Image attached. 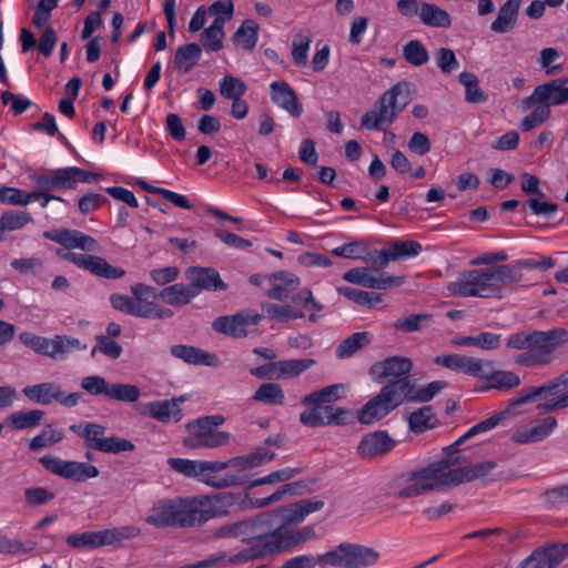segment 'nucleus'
Returning <instances> with one entry per match:
<instances>
[{
    "label": "nucleus",
    "mask_w": 568,
    "mask_h": 568,
    "mask_svg": "<svg viewBox=\"0 0 568 568\" xmlns=\"http://www.w3.org/2000/svg\"><path fill=\"white\" fill-rule=\"evenodd\" d=\"M144 520L158 529L199 527L193 496L158 499Z\"/></svg>",
    "instance_id": "4"
},
{
    "label": "nucleus",
    "mask_w": 568,
    "mask_h": 568,
    "mask_svg": "<svg viewBox=\"0 0 568 568\" xmlns=\"http://www.w3.org/2000/svg\"><path fill=\"white\" fill-rule=\"evenodd\" d=\"M372 246L369 239L359 237L335 247L332 253L336 256L351 260H364L367 248Z\"/></svg>",
    "instance_id": "47"
},
{
    "label": "nucleus",
    "mask_w": 568,
    "mask_h": 568,
    "mask_svg": "<svg viewBox=\"0 0 568 568\" xmlns=\"http://www.w3.org/2000/svg\"><path fill=\"white\" fill-rule=\"evenodd\" d=\"M556 545L535 550L523 564L521 568H554L564 558Z\"/></svg>",
    "instance_id": "32"
},
{
    "label": "nucleus",
    "mask_w": 568,
    "mask_h": 568,
    "mask_svg": "<svg viewBox=\"0 0 568 568\" xmlns=\"http://www.w3.org/2000/svg\"><path fill=\"white\" fill-rule=\"evenodd\" d=\"M197 295V290L192 285L178 283L165 287L160 296L163 301L173 306L184 305L190 303Z\"/></svg>",
    "instance_id": "39"
},
{
    "label": "nucleus",
    "mask_w": 568,
    "mask_h": 568,
    "mask_svg": "<svg viewBox=\"0 0 568 568\" xmlns=\"http://www.w3.org/2000/svg\"><path fill=\"white\" fill-rule=\"evenodd\" d=\"M568 342V331L557 327L550 331H531L529 351L515 357V363L520 366H542L552 361L554 352Z\"/></svg>",
    "instance_id": "8"
},
{
    "label": "nucleus",
    "mask_w": 568,
    "mask_h": 568,
    "mask_svg": "<svg viewBox=\"0 0 568 568\" xmlns=\"http://www.w3.org/2000/svg\"><path fill=\"white\" fill-rule=\"evenodd\" d=\"M261 315L254 312H240L232 316H220L212 323L215 332L231 335L234 337H245L247 326L256 325Z\"/></svg>",
    "instance_id": "23"
},
{
    "label": "nucleus",
    "mask_w": 568,
    "mask_h": 568,
    "mask_svg": "<svg viewBox=\"0 0 568 568\" xmlns=\"http://www.w3.org/2000/svg\"><path fill=\"white\" fill-rule=\"evenodd\" d=\"M232 39L235 44L241 45L247 51H252L257 43L258 24L251 19L245 20L234 32Z\"/></svg>",
    "instance_id": "46"
},
{
    "label": "nucleus",
    "mask_w": 568,
    "mask_h": 568,
    "mask_svg": "<svg viewBox=\"0 0 568 568\" xmlns=\"http://www.w3.org/2000/svg\"><path fill=\"white\" fill-rule=\"evenodd\" d=\"M246 84L240 78L226 75L220 82V93L223 98L232 100L244 95Z\"/></svg>",
    "instance_id": "61"
},
{
    "label": "nucleus",
    "mask_w": 568,
    "mask_h": 568,
    "mask_svg": "<svg viewBox=\"0 0 568 568\" xmlns=\"http://www.w3.org/2000/svg\"><path fill=\"white\" fill-rule=\"evenodd\" d=\"M168 465L170 468L187 478H196L207 485V479H214V468L219 465H213V460H192L185 458H169Z\"/></svg>",
    "instance_id": "25"
},
{
    "label": "nucleus",
    "mask_w": 568,
    "mask_h": 568,
    "mask_svg": "<svg viewBox=\"0 0 568 568\" xmlns=\"http://www.w3.org/2000/svg\"><path fill=\"white\" fill-rule=\"evenodd\" d=\"M141 535L136 526H123L108 528L98 531H83L71 534L65 542L73 549H95L104 546L120 545L124 540H131Z\"/></svg>",
    "instance_id": "9"
},
{
    "label": "nucleus",
    "mask_w": 568,
    "mask_h": 568,
    "mask_svg": "<svg viewBox=\"0 0 568 568\" xmlns=\"http://www.w3.org/2000/svg\"><path fill=\"white\" fill-rule=\"evenodd\" d=\"M44 412L32 409L29 412H17L8 416L7 423L14 429H27L39 425Z\"/></svg>",
    "instance_id": "50"
},
{
    "label": "nucleus",
    "mask_w": 568,
    "mask_h": 568,
    "mask_svg": "<svg viewBox=\"0 0 568 568\" xmlns=\"http://www.w3.org/2000/svg\"><path fill=\"white\" fill-rule=\"evenodd\" d=\"M100 174L89 172L78 166L44 171L34 178L40 190L60 191L75 189L79 182L91 183L98 181Z\"/></svg>",
    "instance_id": "12"
},
{
    "label": "nucleus",
    "mask_w": 568,
    "mask_h": 568,
    "mask_svg": "<svg viewBox=\"0 0 568 568\" xmlns=\"http://www.w3.org/2000/svg\"><path fill=\"white\" fill-rule=\"evenodd\" d=\"M185 400L184 396H180L178 398L165 399V400H156L151 402L145 405H142L140 408V413L142 415H148L153 417L154 419L168 423V422H180L182 418V410L180 408V404Z\"/></svg>",
    "instance_id": "26"
},
{
    "label": "nucleus",
    "mask_w": 568,
    "mask_h": 568,
    "mask_svg": "<svg viewBox=\"0 0 568 568\" xmlns=\"http://www.w3.org/2000/svg\"><path fill=\"white\" fill-rule=\"evenodd\" d=\"M371 343V335L368 332H357L344 338L335 348V356L338 359H344L353 356L355 353L364 348Z\"/></svg>",
    "instance_id": "42"
},
{
    "label": "nucleus",
    "mask_w": 568,
    "mask_h": 568,
    "mask_svg": "<svg viewBox=\"0 0 568 568\" xmlns=\"http://www.w3.org/2000/svg\"><path fill=\"white\" fill-rule=\"evenodd\" d=\"M70 430L84 439V446L106 454H120L134 450V444L125 438L104 437L106 428L98 423H78L70 426Z\"/></svg>",
    "instance_id": "11"
},
{
    "label": "nucleus",
    "mask_w": 568,
    "mask_h": 568,
    "mask_svg": "<svg viewBox=\"0 0 568 568\" xmlns=\"http://www.w3.org/2000/svg\"><path fill=\"white\" fill-rule=\"evenodd\" d=\"M400 385L397 381L385 384L357 413L361 424L371 425L378 422L403 405Z\"/></svg>",
    "instance_id": "10"
},
{
    "label": "nucleus",
    "mask_w": 568,
    "mask_h": 568,
    "mask_svg": "<svg viewBox=\"0 0 568 568\" xmlns=\"http://www.w3.org/2000/svg\"><path fill=\"white\" fill-rule=\"evenodd\" d=\"M337 291L339 294L362 306L372 307L382 302V295L375 292L361 291L349 286H341Z\"/></svg>",
    "instance_id": "55"
},
{
    "label": "nucleus",
    "mask_w": 568,
    "mask_h": 568,
    "mask_svg": "<svg viewBox=\"0 0 568 568\" xmlns=\"http://www.w3.org/2000/svg\"><path fill=\"white\" fill-rule=\"evenodd\" d=\"M432 322L430 314H415L407 317L398 318L394 323V328L402 333H413L422 331Z\"/></svg>",
    "instance_id": "59"
},
{
    "label": "nucleus",
    "mask_w": 568,
    "mask_h": 568,
    "mask_svg": "<svg viewBox=\"0 0 568 568\" xmlns=\"http://www.w3.org/2000/svg\"><path fill=\"white\" fill-rule=\"evenodd\" d=\"M43 236L51 240L67 250L80 248L82 251H98V242L92 236L87 235L78 230L58 229L45 231Z\"/></svg>",
    "instance_id": "24"
},
{
    "label": "nucleus",
    "mask_w": 568,
    "mask_h": 568,
    "mask_svg": "<svg viewBox=\"0 0 568 568\" xmlns=\"http://www.w3.org/2000/svg\"><path fill=\"white\" fill-rule=\"evenodd\" d=\"M314 535V529L310 526L296 530H293L292 527H290L288 529H284V531H277L275 539H273L271 542L277 544L276 554H278L286 548L312 539Z\"/></svg>",
    "instance_id": "35"
},
{
    "label": "nucleus",
    "mask_w": 568,
    "mask_h": 568,
    "mask_svg": "<svg viewBox=\"0 0 568 568\" xmlns=\"http://www.w3.org/2000/svg\"><path fill=\"white\" fill-rule=\"evenodd\" d=\"M343 387L342 384H334L304 396L301 403L308 406V408L301 413L300 422L312 428L347 424L349 410L331 405L342 398L341 389Z\"/></svg>",
    "instance_id": "3"
},
{
    "label": "nucleus",
    "mask_w": 568,
    "mask_h": 568,
    "mask_svg": "<svg viewBox=\"0 0 568 568\" xmlns=\"http://www.w3.org/2000/svg\"><path fill=\"white\" fill-rule=\"evenodd\" d=\"M379 558V552L374 548L353 544V568H367L374 566Z\"/></svg>",
    "instance_id": "60"
},
{
    "label": "nucleus",
    "mask_w": 568,
    "mask_h": 568,
    "mask_svg": "<svg viewBox=\"0 0 568 568\" xmlns=\"http://www.w3.org/2000/svg\"><path fill=\"white\" fill-rule=\"evenodd\" d=\"M311 42L310 31H301L294 36L292 42V59L297 67H305L307 64Z\"/></svg>",
    "instance_id": "52"
},
{
    "label": "nucleus",
    "mask_w": 568,
    "mask_h": 568,
    "mask_svg": "<svg viewBox=\"0 0 568 568\" xmlns=\"http://www.w3.org/2000/svg\"><path fill=\"white\" fill-rule=\"evenodd\" d=\"M485 379L487 386L484 389L495 388L501 392L515 389L521 384L520 377L511 371H488Z\"/></svg>",
    "instance_id": "38"
},
{
    "label": "nucleus",
    "mask_w": 568,
    "mask_h": 568,
    "mask_svg": "<svg viewBox=\"0 0 568 568\" xmlns=\"http://www.w3.org/2000/svg\"><path fill=\"white\" fill-rule=\"evenodd\" d=\"M186 429L189 435L183 439V445L191 449L216 448L230 443L229 433L214 430L199 419L187 423Z\"/></svg>",
    "instance_id": "18"
},
{
    "label": "nucleus",
    "mask_w": 568,
    "mask_h": 568,
    "mask_svg": "<svg viewBox=\"0 0 568 568\" xmlns=\"http://www.w3.org/2000/svg\"><path fill=\"white\" fill-rule=\"evenodd\" d=\"M141 396V389L132 384L115 383L110 385L108 398L124 403H134Z\"/></svg>",
    "instance_id": "58"
},
{
    "label": "nucleus",
    "mask_w": 568,
    "mask_h": 568,
    "mask_svg": "<svg viewBox=\"0 0 568 568\" xmlns=\"http://www.w3.org/2000/svg\"><path fill=\"white\" fill-rule=\"evenodd\" d=\"M520 275L510 264L486 268H474L459 274L447 290L454 296L462 297H501V290L507 283L519 282Z\"/></svg>",
    "instance_id": "2"
},
{
    "label": "nucleus",
    "mask_w": 568,
    "mask_h": 568,
    "mask_svg": "<svg viewBox=\"0 0 568 568\" xmlns=\"http://www.w3.org/2000/svg\"><path fill=\"white\" fill-rule=\"evenodd\" d=\"M541 399L544 402L537 405V409L541 413L568 408V371L539 386L524 388L518 397L511 399V407H519Z\"/></svg>",
    "instance_id": "5"
},
{
    "label": "nucleus",
    "mask_w": 568,
    "mask_h": 568,
    "mask_svg": "<svg viewBox=\"0 0 568 568\" xmlns=\"http://www.w3.org/2000/svg\"><path fill=\"white\" fill-rule=\"evenodd\" d=\"M196 519L199 526L204 525L213 518L229 515V508L239 503L240 495L232 491H223L212 495L193 496Z\"/></svg>",
    "instance_id": "13"
},
{
    "label": "nucleus",
    "mask_w": 568,
    "mask_h": 568,
    "mask_svg": "<svg viewBox=\"0 0 568 568\" xmlns=\"http://www.w3.org/2000/svg\"><path fill=\"white\" fill-rule=\"evenodd\" d=\"M20 339L22 341V343L26 346L32 348L38 354L48 356L50 358H52V356H54L51 353L52 352V345H53V337L52 338H47V337L38 336V335L21 334L20 335Z\"/></svg>",
    "instance_id": "63"
},
{
    "label": "nucleus",
    "mask_w": 568,
    "mask_h": 568,
    "mask_svg": "<svg viewBox=\"0 0 568 568\" xmlns=\"http://www.w3.org/2000/svg\"><path fill=\"white\" fill-rule=\"evenodd\" d=\"M459 82L465 87L466 100L470 103H481L487 94L479 88L477 77L471 72H462Z\"/></svg>",
    "instance_id": "53"
},
{
    "label": "nucleus",
    "mask_w": 568,
    "mask_h": 568,
    "mask_svg": "<svg viewBox=\"0 0 568 568\" xmlns=\"http://www.w3.org/2000/svg\"><path fill=\"white\" fill-rule=\"evenodd\" d=\"M403 55L414 67L424 65L429 60L428 51L419 40L408 41L403 48Z\"/></svg>",
    "instance_id": "54"
},
{
    "label": "nucleus",
    "mask_w": 568,
    "mask_h": 568,
    "mask_svg": "<svg viewBox=\"0 0 568 568\" xmlns=\"http://www.w3.org/2000/svg\"><path fill=\"white\" fill-rule=\"evenodd\" d=\"M213 465H219L217 468H214V474L222 471L226 468H234L236 471H229L223 476H215L214 479H207V486L213 487L215 489H224L232 486L243 485L247 483L248 474L247 471L252 469L248 467L247 456H237L233 457L226 462L213 460Z\"/></svg>",
    "instance_id": "20"
},
{
    "label": "nucleus",
    "mask_w": 568,
    "mask_h": 568,
    "mask_svg": "<svg viewBox=\"0 0 568 568\" xmlns=\"http://www.w3.org/2000/svg\"><path fill=\"white\" fill-rule=\"evenodd\" d=\"M400 385L403 404L404 403H427L430 402L424 386L417 387L412 378H402L397 381Z\"/></svg>",
    "instance_id": "56"
},
{
    "label": "nucleus",
    "mask_w": 568,
    "mask_h": 568,
    "mask_svg": "<svg viewBox=\"0 0 568 568\" xmlns=\"http://www.w3.org/2000/svg\"><path fill=\"white\" fill-rule=\"evenodd\" d=\"M112 307L128 315L142 318H170L173 312L169 308L160 307L153 301L122 294H112L110 296Z\"/></svg>",
    "instance_id": "14"
},
{
    "label": "nucleus",
    "mask_w": 568,
    "mask_h": 568,
    "mask_svg": "<svg viewBox=\"0 0 568 568\" xmlns=\"http://www.w3.org/2000/svg\"><path fill=\"white\" fill-rule=\"evenodd\" d=\"M276 546L277 544L271 541L257 542L231 556L229 561L233 565H239L251 560L264 559L276 554Z\"/></svg>",
    "instance_id": "36"
},
{
    "label": "nucleus",
    "mask_w": 568,
    "mask_h": 568,
    "mask_svg": "<svg viewBox=\"0 0 568 568\" xmlns=\"http://www.w3.org/2000/svg\"><path fill=\"white\" fill-rule=\"evenodd\" d=\"M323 506L324 501L322 500L303 499L288 507L270 511L275 516L274 521L280 526L277 531H284V529H288L293 525L302 523L308 514L322 509Z\"/></svg>",
    "instance_id": "21"
},
{
    "label": "nucleus",
    "mask_w": 568,
    "mask_h": 568,
    "mask_svg": "<svg viewBox=\"0 0 568 568\" xmlns=\"http://www.w3.org/2000/svg\"><path fill=\"white\" fill-rule=\"evenodd\" d=\"M517 407H511V400L508 403L507 407L501 410V412H498L496 413L495 415L490 416L489 418L485 419V420H481L479 423H477L476 425H474L471 428H469L463 436H460L456 442L455 444H453L452 446H449L448 448L449 449H456V447H458L462 443H464L466 439L477 435V434H480V433H485V432H488L490 429H493L494 427H496L500 422H503L504 419H506L511 413L515 412Z\"/></svg>",
    "instance_id": "33"
},
{
    "label": "nucleus",
    "mask_w": 568,
    "mask_h": 568,
    "mask_svg": "<svg viewBox=\"0 0 568 568\" xmlns=\"http://www.w3.org/2000/svg\"><path fill=\"white\" fill-rule=\"evenodd\" d=\"M57 255L99 277L115 280L125 275L123 268L111 265L105 258L98 255L64 252L62 250H58Z\"/></svg>",
    "instance_id": "16"
},
{
    "label": "nucleus",
    "mask_w": 568,
    "mask_h": 568,
    "mask_svg": "<svg viewBox=\"0 0 568 568\" xmlns=\"http://www.w3.org/2000/svg\"><path fill=\"white\" fill-rule=\"evenodd\" d=\"M252 399L265 405L280 406L285 402V394L280 384L265 383L255 390Z\"/></svg>",
    "instance_id": "45"
},
{
    "label": "nucleus",
    "mask_w": 568,
    "mask_h": 568,
    "mask_svg": "<svg viewBox=\"0 0 568 568\" xmlns=\"http://www.w3.org/2000/svg\"><path fill=\"white\" fill-rule=\"evenodd\" d=\"M186 277L192 287L197 290V294L201 290L216 292L227 288V285L220 277L219 272L212 267H190L186 271Z\"/></svg>",
    "instance_id": "28"
},
{
    "label": "nucleus",
    "mask_w": 568,
    "mask_h": 568,
    "mask_svg": "<svg viewBox=\"0 0 568 568\" xmlns=\"http://www.w3.org/2000/svg\"><path fill=\"white\" fill-rule=\"evenodd\" d=\"M437 418L433 406H423L408 416L409 429L416 434L432 429L436 426Z\"/></svg>",
    "instance_id": "44"
},
{
    "label": "nucleus",
    "mask_w": 568,
    "mask_h": 568,
    "mask_svg": "<svg viewBox=\"0 0 568 568\" xmlns=\"http://www.w3.org/2000/svg\"><path fill=\"white\" fill-rule=\"evenodd\" d=\"M566 103H568V77L556 78L537 85L531 94L524 99L523 106L530 109L535 104H540L550 109Z\"/></svg>",
    "instance_id": "15"
},
{
    "label": "nucleus",
    "mask_w": 568,
    "mask_h": 568,
    "mask_svg": "<svg viewBox=\"0 0 568 568\" xmlns=\"http://www.w3.org/2000/svg\"><path fill=\"white\" fill-rule=\"evenodd\" d=\"M412 84L403 81L384 92L374 105L361 119V126L369 131H379L385 124H392L402 110L409 103Z\"/></svg>",
    "instance_id": "6"
},
{
    "label": "nucleus",
    "mask_w": 568,
    "mask_h": 568,
    "mask_svg": "<svg viewBox=\"0 0 568 568\" xmlns=\"http://www.w3.org/2000/svg\"><path fill=\"white\" fill-rule=\"evenodd\" d=\"M33 221L27 211L9 210L0 216V241L4 240V232H12L22 229Z\"/></svg>",
    "instance_id": "43"
},
{
    "label": "nucleus",
    "mask_w": 568,
    "mask_h": 568,
    "mask_svg": "<svg viewBox=\"0 0 568 568\" xmlns=\"http://www.w3.org/2000/svg\"><path fill=\"white\" fill-rule=\"evenodd\" d=\"M171 354L192 365L216 366L219 364V358L215 354L191 345H173Z\"/></svg>",
    "instance_id": "31"
},
{
    "label": "nucleus",
    "mask_w": 568,
    "mask_h": 568,
    "mask_svg": "<svg viewBox=\"0 0 568 568\" xmlns=\"http://www.w3.org/2000/svg\"><path fill=\"white\" fill-rule=\"evenodd\" d=\"M316 365L313 358L278 361L280 379L294 378Z\"/></svg>",
    "instance_id": "48"
},
{
    "label": "nucleus",
    "mask_w": 568,
    "mask_h": 568,
    "mask_svg": "<svg viewBox=\"0 0 568 568\" xmlns=\"http://www.w3.org/2000/svg\"><path fill=\"white\" fill-rule=\"evenodd\" d=\"M495 468L496 463L493 460L459 466V457L449 456L412 473L397 496L399 498H414L429 491L444 490L463 483L480 479Z\"/></svg>",
    "instance_id": "1"
},
{
    "label": "nucleus",
    "mask_w": 568,
    "mask_h": 568,
    "mask_svg": "<svg viewBox=\"0 0 568 568\" xmlns=\"http://www.w3.org/2000/svg\"><path fill=\"white\" fill-rule=\"evenodd\" d=\"M271 99L280 108L287 111L292 116L300 118L303 106L297 93L284 80L271 83Z\"/></svg>",
    "instance_id": "27"
},
{
    "label": "nucleus",
    "mask_w": 568,
    "mask_h": 568,
    "mask_svg": "<svg viewBox=\"0 0 568 568\" xmlns=\"http://www.w3.org/2000/svg\"><path fill=\"white\" fill-rule=\"evenodd\" d=\"M271 511H263L254 517L221 526L215 536L219 538H237L244 544L270 542L276 537L280 526Z\"/></svg>",
    "instance_id": "7"
},
{
    "label": "nucleus",
    "mask_w": 568,
    "mask_h": 568,
    "mask_svg": "<svg viewBox=\"0 0 568 568\" xmlns=\"http://www.w3.org/2000/svg\"><path fill=\"white\" fill-rule=\"evenodd\" d=\"M520 0H507L499 9L496 20L491 23L490 29L498 33L509 32L518 17Z\"/></svg>",
    "instance_id": "34"
},
{
    "label": "nucleus",
    "mask_w": 568,
    "mask_h": 568,
    "mask_svg": "<svg viewBox=\"0 0 568 568\" xmlns=\"http://www.w3.org/2000/svg\"><path fill=\"white\" fill-rule=\"evenodd\" d=\"M39 462L48 471L74 481L95 478L100 473L94 465L83 462L62 460L52 456H43Z\"/></svg>",
    "instance_id": "17"
},
{
    "label": "nucleus",
    "mask_w": 568,
    "mask_h": 568,
    "mask_svg": "<svg viewBox=\"0 0 568 568\" xmlns=\"http://www.w3.org/2000/svg\"><path fill=\"white\" fill-rule=\"evenodd\" d=\"M418 18L424 24L433 28H449L452 26L449 13L434 3L422 2Z\"/></svg>",
    "instance_id": "40"
},
{
    "label": "nucleus",
    "mask_w": 568,
    "mask_h": 568,
    "mask_svg": "<svg viewBox=\"0 0 568 568\" xmlns=\"http://www.w3.org/2000/svg\"><path fill=\"white\" fill-rule=\"evenodd\" d=\"M87 345L80 339L67 335H54L52 345V359H63L67 354L75 351L85 349Z\"/></svg>",
    "instance_id": "49"
},
{
    "label": "nucleus",
    "mask_w": 568,
    "mask_h": 568,
    "mask_svg": "<svg viewBox=\"0 0 568 568\" xmlns=\"http://www.w3.org/2000/svg\"><path fill=\"white\" fill-rule=\"evenodd\" d=\"M64 435L63 432L53 429L51 425H47L42 432L34 436L29 442V449L30 450H38L44 446H48L50 444L59 443L63 439Z\"/></svg>",
    "instance_id": "62"
},
{
    "label": "nucleus",
    "mask_w": 568,
    "mask_h": 568,
    "mask_svg": "<svg viewBox=\"0 0 568 568\" xmlns=\"http://www.w3.org/2000/svg\"><path fill=\"white\" fill-rule=\"evenodd\" d=\"M224 38V20L215 19L213 23L204 29L201 34V41L205 48L212 51H220L223 48L222 40Z\"/></svg>",
    "instance_id": "51"
},
{
    "label": "nucleus",
    "mask_w": 568,
    "mask_h": 568,
    "mask_svg": "<svg viewBox=\"0 0 568 568\" xmlns=\"http://www.w3.org/2000/svg\"><path fill=\"white\" fill-rule=\"evenodd\" d=\"M291 300L296 306L306 311H313V313L308 315V321L312 323L317 322L318 315H316L315 312H321L323 310V305L313 297L311 290L304 288L297 294L292 295Z\"/></svg>",
    "instance_id": "57"
},
{
    "label": "nucleus",
    "mask_w": 568,
    "mask_h": 568,
    "mask_svg": "<svg viewBox=\"0 0 568 568\" xmlns=\"http://www.w3.org/2000/svg\"><path fill=\"white\" fill-rule=\"evenodd\" d=\"M413 369V362L403 356H392L384 361L376 362L371 366L369 374L379 384L385 381H398L410 378L408 374Z\"/></svg>",
    "instance_id": "22"
},
{
    "label": "nucleus",
    "mask_w": 568,
    "mask_h": 568,
    "mask_svg": "<svg viewBox=\"0 0 568 568\" xmlns=\"http://www.w3.org/2000/svg\"><path fill=\"white\" fill-rule=\"evenodd\" d=\"M201 53V47L194 42L179 47L174 57V68L182 74L190 72L200 60Z\"/></svg>",
    "instance_id": "37"
},
{
    "label": "nucleus",
    "mask_w": 568,
    "mask_h": 568,
    "mask_svg": "<svg viewBox=\"0 0 568 568\" xmlns=\"http://www.w3.org/2000/svg\"><path fill=\"white\" fill-rule=\"evenodd\" d=\"M395 440L385 430L366 435L359 443L357 450L363 458H373L384 455L393 449Z\"/></svg>",
    "instance_id": "30"
},
{
    "label": "nucleus",
    "mask_w": 568,
    "mask_h": 568,
    "mask_svg": "<svg viewBox=\"0 0 568 568\" xmlns=\"http://www.w3.org/2000/svg\"><path fill=\"white\" fill-rule=\"evenodd\" d=\"M261 310V318L266 317L277 322H288L304 317L303 311L295 310L288 304L263 303Z\"/></svg>",
    "instance_id": "41"
},
{
    "label": "nucleus",
    "mask_w": 568,
    "mask_h": 568,
    "mask_svg": "<svg viewBox=\"0 0 568 568\" xmlns=\"http://www.w3.org/2000/svg\"><path fill=\"white\" fill-rule=\"evenodd\" d=\"M272 287L266 292V296L272 300L285 301L291 296V293L298 288L300 278L285 271H278L267 276Z\"/></svg>",
    "instance_id": "29"
},
{
    "label": "nucleus",
    "mask_w": 568,
    "mask_h": 568,
    "mask_svg": "<svg viewBox=\"0 0 568 568\" xmlns=\"http://www.w3.org/2000/svg\"><path fill=\"white\" fill-rule=\"evenodd\" d=\"M22 393L31 402L49 405L55 400L69 408L77 406L81 398L80 393H67L59 385L51 382L27 386L22 389Z\"/></svg>",
    "instance_id": "19"
},
{
    "label": "nucleus",
    "mask_w": 568,
    "mask_h": 568,
    "mask_svg": "<svg viewBox=\"0 0 568 568\" xmlns=\"http://www.w3.org/2000/svg\"><path fill=\"white\" fill-rule=\"evenodd\" d=\"M97 345L91 351V356L94 357L95 352L100 351L109 358L116 359L122 354V346L105 335L95 336Z\"/></svg>",
    "instance_id": "64"
}]
</instances>
